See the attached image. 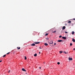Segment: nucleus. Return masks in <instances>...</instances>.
I'll return each mask as SVG.
<instances>
[{"label": "nucleus", "mask_w": 75, "mask_h": 75, "mask_svg": "<svg viewBox=\"0 0 75 75\" xmlns=\"http://www.w3.org/2000/svg\"><path fill=\"white\" fill-rule=\"evenodd\" d=\"M50 44H53V41H50V42H49Z\"/></svg>", "instance_id": "1"}, {"label": "nucleus", "mask_w": 75, "mask_h": 75, "mask_svg": "<svg viewBox=\"0 0 75 75\" xmlns=\"http://www.w3.org/2000/svg\"><path fill=\"white\" fill-rule=\"evenodd\" d=\"M62 38L63 39H64V40H66V39H67V37H62Z\"/></svg>", "instance_id": "2"}, {"label": "nucleus", "mask_w": 75, "mask_h": 75, "mask_svg": "<svg viewBox=\"0 0 75 75\" xmlns=\"http://www.w3.org/2000/svg\"><path fill=\"white\" fill-rule=\"evenodd\" d=\"M69 61H72V58H71L70 57H69Z\"/></svg>", "instance_id": "3"}, {"label": "nucleus", "mask_w": 75, "mask_h": 75, "mask_svg": "<svg viewBox=\"0 0 75 75\" xmlns=\"http://www.w3.org/2000/svg\"><path fill=\"white\" fill-rule=\"evenodd\" d=\"M22 71H24L25 72H26V70H25V69L24 68H23L22 69Z\"/></svg>", "instance_id": "4"}, {"label": "nucleus", "mask_w": 75, "mask_h": 75, "mask_svg": "<svg viewBox=\"0 0 75 75\" xmlns=\"http://www.w3.org/2000/svg\"><path fill=\"white\" fill-rule=\"evenodd\" d=\"M35 44L34 43H33L31 45V46H35Z\"/></svg>", "instance_id": "5"}, {"label": "nucleus", "mask_w": 75, "mask_h": 75, "mask_svg": "<svg viewBox=\"0 0 75 75\" xmlns=\"http://www.w3.org/2000/svg\"><path fill=\"white\" fill-rule=\"evenodd\" d=\"M66 28V27H65V26H63L62 27V29H63V30H65V29Z\"/></svg>", "instance_id": "6"}, {"label": "nucleus", "mask_w": 75, "mask_h": 75, "mask_svg": "<svg viewBox=\"0 0 75 75\" xmlns=\"http://www.w3.org/2000/svg\"><path fill=\"white\" fill-rule=\"evenodd\" d=\"M35 44H40V42H35Z\"/></svg>", "instance_id": "7"}, {"label": "nucleus", "mask_w": 75, "mask_h": 75, "mask_svg": "<svg viewBox=\"0 0 75 75\" xmlns=\"http://www.w3.org/2000/svg\"><path fill=\"white\" fill-rule=\"evenodd\" d=\"M58 42H62V40H59L57 41Z\"/></svg>", "instance_id": "8"}, {"label": "nucleus", "mask_w": 75, "mask_h": 75, "mask_svg": "<svg viewBox=\"0 0 75 75\" xmlns=\"http://www.w3.org/2000/svg\"><path fill=\"white\" fill-rule=\"evenodd\" d=\"M72 41L73 42H75V40L74 38L72 39Z\"/></svg>", "instance_id": "9"}, {"label": "nucleus", "mask_w": 75, "mask_h": 75, "mask_svg": "<svg viewBox=\"0 0 75 75\" xmlns=\"http://www.w3.org/2000/svg\"><path fill=\"white\" fill-rule=\"evenodd\" d=\"M74 34H75V32H74V31H72V35H74Z\"/></svg>", "instance_id": "10"}, {"label": "nucleus", "mask_w": 75, "mask_h": 75, "mask_svg": "<svg viewBox=\"0 0 75 75\" xmlns=\"http://www.w3.org/2000/svg\"><path fill=\"white\" fill-rule=\"evenodd\" d=\"M17 48L18 49V50H20L21 47H17Z\"/></svg>", "instance_id": "11"}, {"label": "nucleus", "mask_w": 75, "mask_h": 75, "mask_svg": "<svg viewBox=\"0 0 75 75\" xmlns=\"http://www.w3.org/2000/svg\"><path fill=\"white\" fill-rule=\"evenodd\" d=\"M45 46H47V45H48V44L47 43H45Z\"/></svg>", "instance_id": "12"}, {"label": "nucleus", "mask_w": 75, "mask_h": 75, "mask_svg": "<svg viewBox=\"0 0 75 75\" xmlns=\"http://www.w3.org/2000/svg\"><path fill=\"white\" fill-rule=\"evenodd\" d=\"M59 52L60 54H62V51H60Z\"/></svg>", "instance_id": "13"}, {"label": "nucleus", "mask_w": 75, "mask_h": 75, "mask_svg": "<svg viewBox=\"0 0 75 75\" xmlns=\"http://www.w3.org/2000/svg\"><path fill=\"white\" fill-rule=\"evenodd\" d=\"M37 55V54L36 53L34 54V57H36Z\"/></svg>", "instance_id": "14"}, {"label": "nucleus", "mask_w": 75, "mask_h": 75, "mask_svg": "<svg viewBox=\"0 0 75 75\" xmlns=\"http://www.w3.org/2000/svg\"><path fill=\"white\" fill-rule=\"evenodd\" d=\"M64 54H68V52L66 53V52H65V51H64Z\"/></svg>", "instance_id": "15"}, {"label": "nucleus", "mask_w": 75, "mask_h": 75, "mask_svg": "<svg viewBox=\"0 0 75 75\" xmlns=\"http://www.w3.org/2000/svg\"><path fill=\"white\" fill-rule=\"evenodd\" d=\"M68 23H71V21H69L68 22Z\"/></svg>", "instance_id": "16"}, {"label": "nucleus", "mask_w": 75, "mask_h": 75, "mask_svg": "<svg viewBox=\"0 0 75 75\" xmlns=\"http://www.w3.org/2000/svg\"><path fill=\"white\" fill-rule=\"evenodd\" d=\"M6 55L5 54L3 56V57H6Z\"/></svg>", "instance_id": "17"}, {"label": "nucleus", "mask_w": 75, "mask_h": 75, "mask_svg": "<svg viewBox=\"0 0 75 75\" xmlns=\"http://www.w3.org/2000/svg\"><path fill=\"white\" fill-rule=\"evenodd\" d=\"M57 64L58 65H59L60 64V63L59 62H57Z\"/></svg>", "instance_id": "18"}, {"label": "nucleus", "mask_w": 75, "mask_h": 75, "mask_svg": "<svg viewBox=\"0 0 75 75\" xmlns=\"http://www.w3.org/2000/svg\"><path fill=\"white\" fill-rule=\"evenodd\" d=\"M25 60L27 59V57L25 56Z\"/></svg>", "instance_id": "19"}, {"label": "nucleus", "mask_w": 75, "mask_h": 75, "mask_svg": "<svg viewBox=\"0 0 75 75\" xmlns=\"http://www.w3.org/2000/svg\"><path fill=\"white\" fill-rule=\"evenodd\" d=\"M48 35V33H46V34H45V36H47V35Z\"/></svg>", "instance_id": "20"}, {"label": "nucleus", "mask_w": 75, "mask_h": 75, "mask_svg": "<svg viewBox=\"0 0 75 75\" xmlns=\"http://www.w3.org/2000/svg\"><path fill=\"white\" fill-rule=\"evenodd\" d=\"M70 46H72V43H70Z\"/></svg>", "instance_id": "21"}, {"label": "nucleus", "mask_w": 75, "mask_h": 75, "mask_svg": "<svg viewBox=\"0 0 75 75\" xmlns=\"http://www.w3.org/2000/svg\"><path fill=\"white\" fill-rule=\"evenodd\" d=\"M55 32H56V31H53L52 32V33H55Z\"/></svg>", "instance_id": "22"}, {"label": "nucleus", "mask_w": 75, "mask_h": 75, "mask_svg": "<svg viewBox=\"0 0 75 75\" xmlns=\"http://www.w3.org/2000/svg\"><path fill=\"white\" fill-rule=\"evenodd\" d=\"M62 37V36L60 35L59 36V38H61Z\"/></svg>", "instance_id": "23"}, {"label": "nucleus", "mask_w": 75, "mask_h": 75, "mask_svg": "<svg viewBox=\"0 0 75 75\" xmlns=\"http://www.w3.org/2000/svg\"><path fill=\"white\" fill-rule=\"evenodd\" d=\"M65 33H66V34H67V33H68V32H66L65 31Z\"/></svg>", "instance_id": "24"}, {"label": "nucleus", "mask_w": 75, "mask_h": 75, "mask_svg": "<svg viewBox=\"0 0 75 75\" xmlns=\"http://www.w3.org/2000/svg\"><path fill=\"white\" fill-rule=\"evenodd\" d=\"M10 54V52L8 53H7L6 54Z\"/></svg>", "instance_id": "25"}, {"label": "nucleus", "mask_w": 75, "mask_h": 75, "mask_svg": "<svg viewBox=\"0 0 75 75\" xmlns=\"http://www.w3.org/2000/svg\"><path fill=\"white\" fill-rule=\"evenodd\" d=\"M46 40H49V38H46Z\"/></svg>", "instance_id": "26"}, {"label": "nucleus", "mask_w": 75, "mask_h": 75, "mask_svg": "<svg viewBox=\"0 0 75 75\" xmlns=\"http://www.w3.org/2000/svg\"><path fill=\"white\" fill-rule=\"evenodd\" d=\"M10 70H9L8 71V73H10Z\"/></svg>", "instance_id": "27"}, {"label": "nucleus", "mask_w": 75, "mask_h": 75, "mask_svg": "<svg viewBox=\"0 0 75 75\" xmlns=\"http://www.w3.org/2000/svg\"><path fill=\"white\" fill-rule=\"evenodd\" d=\"M75 50V48H74L73 49V50L74 51V50Z\"/></svg>", "instance_id": "28"}, {"label": "nucleus", "mask_w": 75, "mask_h": 75, "mask_svg": "<svg viewBox=\"0 0 75 75\" xmlns=\"http://www.w3.org/2000/svg\"><path fill=\"white\" fill-rule=\"evenodd\" d=\"M54 45H56V43H54Z\"/></svg>", "instance_id": "29"}, {"label": "nucleus", "mask_w": 75, "mask_h": 75, "mask_svg": "<svg viewBox=\"0 0 75 75\" xmlns=\"http://www.w3.org/2000/svg\"><path fill=\"white\" fill-rule=\"evenodd\" d=\"M73 20H75V18H74L73 19Z\"/></svg>", "instance_id": "30"}, {"label": "nucleus", "mask_w": 75, "mask_h": 75, "mask_svg": "<svg viewBox=\"0 0 75 75\" xmlns=\"http://www.w3.org/2000/svg\"><path fill=\"white\" fill-rule=\"evenodd\" d=\"M39 54H41V52H39Z\"/></svg>", "instance_id": "31"}, {"label": "nucleus", "mask_w": 75, "mask_h": 75, "mask_svg": "<svg viewBox=\"0 0 75 75\" xmlns=\"http://www.w3.org/2000/svg\"><path fill=\"white\" fill-rule=\"evenodd\" d=\"M2 61V60L0 61V62H1Z\"/></svg>", "instance_id": "32"}, {"label": "nucleus", "mask_w": 75, "mask_h": 75, "mask_svg": "<svg viewBox=\"0 0 75 75\" xmlns=\"http://www.w3.org/2000/svg\"><path fill=\"white\" fill-rule=\"evenodd\" d=\"M39 48H40V49H42L41 48V47H40Z\"/></svg>", "instance_id": "33"}, {"label": "nucleus", "mask_w": 75, "mask_h": 75, "mask_svg": "<svg viewBox=\"0 0 75 75\" xmlns=\"http://www.w3.org/2000/svg\"><path fill=\"white\" fill-rule=\"evenodd\" d=\"M39 68H40V69H41V67H39Z\"/></svg>", "instance_id": "34"}, {"label": "nucleus", "mask_w": 75, "mask_h": 75, "mask_svg": "<svg viewBox=\"0 0 75 75\" xmlns=\"http://www.w3.org/2000/svg\"><path fill=\"white\" fill-rule=\"evenodd\" d=\"M65 25H67V24H65Z\"/></svg>", "instance_id": "35"}, {"label": "nucleus", "mask_w": 75, "mask_h": 75, "mask_svg": "<svg viewBox=\"0 0 75 75\" xmlns=\"http://www.w3.org/2000/svg\"><path fill=\"white\" fill-rule=\"evenodd\" d=\"M44 64H45V62H44Z\"/></svg>", "instance_id": "36"}, {"label": "nucleus", "mask_w": 75, "mask_h": 75, "mask_svg": "<svg viewBox=\"0 0 75 75\" xmlns=\"http://www.w3.org/2000/svg\"><path fill=\"white\" fill-rule=\"evenodd\" d=\"M35 35V34H34V35Z\"/></svg>", "instance_id": "37"}]
</instances>
